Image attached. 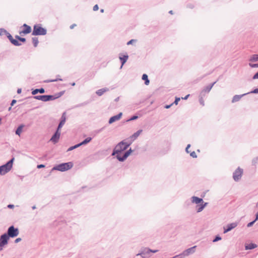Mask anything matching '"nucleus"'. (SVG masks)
<instances>
[{
    "label": "nucleus",
    "instance_id": "c9c22d12",
    "mask_svg": "<svg viewBox=\"0 0 258 258\" xmlns=\"http://www.w3.org/2000/svg\"><path fill=\"white\" fill-rule=\"evenodd\" d=\"M62 80L61 79H53V80H46L44 82L45 83H50V82H56L57 81H62Z\"/></svg>",
    "mask_w": 258,
    "mask_h": 258
},
{
    "label": "nucleus",
    "instance_id": "f8f14e48",
    "mask_svg": "<svg viewBox=\"0 0 258 258\" xmlns=\"http://www.w3.org/2000/svg\"><path fill=\"white\" fill-rule=\"evenodd\" d=\"M237 226V223L236 222H233L231 223L230 224H229L227 225L226 227H224V233H226L230 231H231L232 229H234Z\"/></svg>",
    "mask_w": 258,
    "mask_h": 258
},
{
    "label": "nucleus",
    "instance_id": "6e6d98bb",
    "mask_svg": "<svg viewBox=\"0 0 258 258\" xmlns=\"http://www.w3.org/2000/svg\"><path fill=\"white\" fill-rule=\"evenodd\" d=\"M216 82H217V81H215V82L213 83L212 84H210L208 86L210 87V89H211L212 88V87H213V86L216 83Z\"/></svg>",
    "mask_w": 258,
    "mask_h": 258
},
{
    "label": "nucleus",
    "instance_id": "393cba45",
    "mask_svg": "<svg viewBox=\"0 0 258 258\" xmlns=\"http://www.w3.org/2000/svg\"><path fill=\"white\" fill-rule=\"evenodd\" d=\"M210 87L207 86L204 88L200 93V96H204L205 93H209L211 91Z\"/></svg>",
    "mask_w": 258,
    "mask_h": 258
},
{
    "label": "nucleus",
    "instance_id": "20e7f679",
    "mask_svg": "<svg viewBox=\"0 0 258 258\" xmlns=\"http://www.w3.org/2000/svg\"><path fill=\"white\" fill-rule=\"evenodd\" d=\"M47 30L41 27L40 24L35 25L32 32L33 35H44L46 34Z\"/></svg>",
    "mask_w": 258,
    "mask_h": 258
},
{
    "label": "nucleus",
    "instance_id": "c756f323",
    "mask_svg": "<svg viewBox=\"0 0 258 258\" xmlns=\"http://www.w3.org/2000/svg\"><path fill=\"white\" fill-rule=\"evenodd\" d=\"M249 61H258V54H253L252 55L250 59H249Z\"/></svg>",
    "mask_w": 258,
    "mask_h": 258
},
{
    "label": "nucleus",
    "instance_id": "423d86ee",
    "mask_svg": "<svg viewBox=\"0 0 258 258\" xmlns=\"http://www.w3.org/2000/svg\"><path fill=\"white\" fill-rule=\"evenodd\" d=\"M33 98L36 100H41L44 102H47L50 100H53L54 97L51 95H44L34 96Z\"/></svg>",
    "mask_w": 258,
    "mask_h": 258
},
{
    "label": "nucleus",
    "instance_id": "0e129e2a",
    "mask_svg": "<svg viewBox=\"0 0 258 258\" xmlns=\"http://www.w3.org/2000/svg\"><path fill=\"white\" fill-rule=\"evenodd\" d=\"M76 25L75 24H72L70 26V29H72L74 28L75 26H76Z\"/></svg>",
    "mask_w": 258,
    "mask_h": 258
},
{
    "label": "nucleus",
    "instance_id": "7ed1b4c3",
    "mask_svg": "<svg viewBox=\"0 0 258 258\" xmlns=\"http://www.w3.org/2000/svg\"><path fill=\"white\" fill-rule=\"evenodd\" d=\"M73 164L72 162L64 163L58 164L53 167L52 170H58L63 172L72 168Z\"/></svg>",
    "mask_w": 258,
    "mask_h": 258
},
{
    "label": "nucleus",
    "instance_id": "e2e57ef3",
    "mask_svg": "<svg viewBox=\"0 0 258 258\" xmlns=\"http://www.w3.org/2000/svg\"><path fill=\"white\" fill-rule=\"evenodd\" d=\"M8 207L9 208H11V209H12V208H14V205H11V204H10V205H9L8 206Z\"/></svg>",
    "mask_w": 258,
    "mask_h": 258
},
{
    "label": "nucleus",
    "instance_id": "6e6552de",
    "mask_svg": "<svg viewBox=\"0 0 258 258\" xmlns=\"http://www.w3.org/2000/svg\"><path fill=\"white\" fill-rule=\"evenodd\" d=\"M132 152L133 150H132V149H130L128 150H127L124 153L122 156H120L119 155H117L116 156V157L118 161L120 162H123L130 155Z\"/></svg>",
    "mask_w": 258,
    "mask_h": 258
},
{
    "label": "nucleus",
    "instance_id": "0eeeda50",
    "mask_svg": "<svg viewBox=\"0 0 258 258\" xmlns=\"http://www.w3.org/2000/svg\"><path fill=\"white\" fill-rule=\"evenodd\" d=\"M243 173V170L238 167L233 173V178L235 181H238L240 179L242 174Z\"/></svg>",
    "mask_w": 258,
    "mask_h": 258
},
{
    "label": "nucleus",
    "instance_id": "cd10ccee",
    "mask_svg": "<svg viewBox=\"0 0 258 258\" xmlns=\"http://www.w3.org/2000/svg\"><path fill=\"white\" fill-rule=\"evenodd\" d=\"M23 127H24L23 124H21L20 125H19L16 131V134L18 136H20L22 133V129H23Z\"/></svg>",
    "mask_w": 258,
    "mask_h": 258
},
{
    "label": "nucleus",
    "instance_id": "a878e982",
    "mask_svg": "<svg viewBox=\"0 0 258 258\" xmlns=\"http://www.w3.org/2000/svg\"><path fill=\"white\" fill-rule=\"evenodd\" d=\"M92 140V138L91 137H88L85 139L83 141L79 143V145L81 146L86 145L89 143Z\"/></svg>",
    "mask_w": 258,
    "mask_h": 258
},
{
    "label": "nucleus",
    "instance_id": "ea45409f",
    "mask_svg": "<svg viewBox=\"0 0 258 258\" xmlns=\"http://www.w3.org/2000/svg\"><path fill=\"white\" fill-rule=\"evenodd\" d=\"M137 118H138V116L137 115H134L131 118L128 119L127 120V121H132V120H134L135 119H137Z\"/></svg>",
    "mask_w": 258,
    "mask_h": 258
},
{
    "label": "nucleus",
    "instance_id": "de8ad7c7",
    "mask_svg": "<svg viewBox=\"0 0 258 258\" xmlns=\"http://www.w3.org/2000/svg\"><path fill=\"white\" fill-rule=\"evenodd\" d=\"M201 96V98H200V100H199L200 103V104L201 105H202L203 106H204V105H205L204 104V100H203V99L202 98L203 96Z\"/></svg>",
    "mask_w": 258,
    "mask_h": 258
},
{
    "label": "nucleus",
    "instance_id": "39448f33",
    "mask_svg": "<svg viewBox=\"0 0 258 258\" xmlns=\"http://www.w3.org/2000/svg\"><path fill=\"white\" fill-rule=\"evenodd\" d=\"M9 237L14 238L19 235V231L18 228H15L13 225L10 226L5 233Z\"/></svg>",
    "mask_w": 258,
    "mask_h": 258
},
{
    "label": "nucleus",
    "instance_id": "a19ab883",
    "mask_svg": "<svg viewBox=\"0 0 258 258\" xmlns=\"http://www.w3.org/2000/svg\"><path fill=\"white\" fill-rule=\"evenodd\" d=\"M249 66L252 68H258V63H249Z\"/></svg>",
    "mask_w": 258,
    "mask_h": 258
},
{
    "label": "nucleus",
    "instance_id": "603ef678",
    "mask_svg": "<svg viewBox=\"0 0 258 258\" xmlns=\"http://www.w3.org/2000/svg\"><path fill=\"white\" fill-rule=\"evenodd\" d=\"M257 160H258V157H256L255 159H253L252 160L253 164H255L256 163Z\"/></svg>",
    "mask_w": 258,
    "mask_h": 258
},
{
    "label": "nucleus",
    "instance_id": "aec40b11",
    "mask_svg": "<svg viewBox=\"0 0 258 258\" xmlns=\"http://www.w3.org/2000/svg\"><path fill=\"white\" fill-rule=\"evenodd\" d=\"M248 94V93H244L243 94H242V95H235L233 96V98H232V103H234V102H237L242 97Z\"/></svg>",
    "mask_w": 258,
    "mask_h": 258
},
{
    "label": "nucleus",
    "instance_id": "9d476101",
    "mask_svg": "<svg viewBox=\"0 0 258 258\" xmlns=\"http://www.w3.org/2000/svg\"><path fill=\"white\" fill-rule=\"evenodd\" d=\"M6 35H7L8 38L10 41V42L15 46H19L21 45V43H20L17 39H14L12 36L8 32L6 33Z\"/></svg>",
    "mask_w": 258,
    "mask_h": 258
},
{
    "label": "nucleus",
    "instance_id": "f03ea898",
    "mask_svg": "<svg viewBox=\"0 0 258 258\" xmlns=\"http://www.w3.org/2000/svg\"><path fill=\"white\" fill-rule=\"evenodd\" d=\"M15 158L13 157L7 163L0 166V174L4 175L9 172L13 167V164Z\"/></svg>",
    "mask_w": 258,
    "mask_h": 258
},
{
    "label": "nucleus",
    "instance_id": "f704fd0d",
    "mask_svg": "<svg viewBox=\"0 0 258 258\" xmlns=\"http://www.w3.org/2000/svg\"><path fill=\"white\" fill-rule=\"evenodd\" d=\"M146 253H147L148 254L150 253V252L156 253L158 251V250H157V249L152 250V249H151L149 248H146Z\"/></svg>",
    "mask_w": 258,
    "mask_h": 258
},
{
    "label": "nucleus",
    "instance_id": "c85d7f7f",
    "mask_svg": "<svg viewBox=\"0 0 258 258\" xmlns=\"http://www.w3.org/2000/svg\"><path fill=\"white\" fill-rule=\"evenodd\" d=\"M64 91H61V92H59L52 95L53 97H54L53 100L61 97L64 94Z\"/></svg>",
    "mask_w": 258,
    "mask_h": 258
},
{
    "label": "nucleus",
    "instance_id": "f257e3e1",
    "mask_svg": "<svg viewBox=\"0 0 258 258\" xmlns=\"http://www.w3.org/2000/svg\"><path fill=\"white\" fill-rule=\"evenodd\" d=\"M131 144L132 142H125V140L120 142L115 147L111 155L114 156L116 154V155H118L119 153L126 150Z\"/></svg>",
    "mask_w": 258,
    "mask_h": 258
},
{
    "label": "nucleus",
    "instance_id": "6ab92c4d",
    "mask_svg": "<svg viewBox=\"0 0 258 258\" xmlns=\"http://www.w3.org/2000/svg\"><path fill=\"white\" fill-rule=\"evenodd\" d=\"M23 27H24L25 28V29L22 32H20V34L24 33V34H29L31 32V28L30 26L27 25L26 24H24L23 25Z\"/></svg>",
    "mask_w": 258,
    "mask_h": 258
},
{
    "label": "nucleus",
    "instance_id": "774afa93",
    "mask_svg": "<svg viewBox=\"0 0 258 258\" xmlns=\"http://www.w3.org/2000/svg\"><path fill=\"white\" fill-rule=\"evenodd\" d=\"M4 246V245L0 244V251L3 250Z\"/></svg>",
    "mask_w": 258,
    "mask_h": 258
},
{
    "label": "nucleus",
    "instance_id": "b1692460",
    "mask_svg": "<svg viewBox=\"0 0 258 258\" xmlns=\"http://www.w3.org/2000/svg\"><path fill=\"white\" fill-rule=\"evenodd\" d=\"M256 247L257 245L256 244L251 243L250 244L246 245L245 246V249L246 250L252 249L256 248Z\"/></svg>",
    "mask_w": 258,
    "mask_h": 258
},
{
    "label": "nucleus",
    "instance_id": "4468645a",
    "mask_svg": "<svg viewBox=\"0 0 258 258\" xmlns=\"http://www.w3.org/2000/svg\"><path fill=\"white\" fill-rule=\"evenodd\" d=\"M122 115V113L121 112H120L118 114L111 117L110 118V119H109L108 123L109 124H111L113 122L119 120L120 119V118L121 117Z\"/></svg>",
    "mask_w": 258,
    "mask_h": 258
},
{
    "label": "nucleus",
    "instance_id": "338daca9",
    "mask_svg": "<svg viewBox=\"0 0 258 258\" xmlns=\"http://www.w3.org/2000/svg\"><path fill=\"white\" fill-rule=\"evenodd\" d=\"M22 90L21 89L19 88L17 90V93L20 94L21 93Z\"/></svg>",
    "mask_w": 258,
    "mask_h": 258
},
{
    "label": "nucleus",
    "instance_id": "4c0bfd02",
    "mask_svg": "<svg viewBox=\"0 0 258 258\" xmlns=\"http://www.w3.org/2000/svg\"><path fill=\"white\" fill-rule=\"evenodd\" d=\"M6 33H7V31L5 29L3 28L0 29V36L6 35Z\"/></svg>",
    "mask_w": 258,
    "mask_h": 258
},
{
    "label": "nucleus",
    "instance_id": "e433bc0d",
    "mask_svg": "<svg viewBox=\"0 0 258 258\" xmlns=\"http://www.w3.org/2000/svg\"><path fill=\"white\" fill-rule=\"evenodd\" d=\"M172 258H185V256L182 253H181L179 254L173 256Z\"/></svg>",
    "mask_w": 258,
    "mask_h": 258
},
{
    "label": "nucleus",
    "instance_id": "c03bdc74",
    "mask_svg": "<svg viewBox=\"0 0 258 258\" xmlns=\"http://www.w3.org/2000/svg\"><path fill=\"white\" fill-rule=\"evenodd\" d=\"M247 93H248V94H250V93H254V94L258 93V88L255 89L253 90H252L249 92H248Z\"/></svg>",
    "mask_w": 258,
    "mask_h": 258
},
{
    "label": "nucleus",
    "instance_id": "1a4fd4ad",
    "mask_svg": "<svg viewBox=\"0 0 258 258\" xmlns=\"http://www.w3.org/2000/svg\"><path fill=\"white\" fill-rule=\"evenodd\" d=\"M60 136V132L59 130H56L55 133L51 138L50 141L53 142L54 144H55L58 142Z\"/></svg>",
    "mask_w": 258,
    "mask_h": 258
},
{
    "label": "nucleus",
    "instance_id": "3c124183",
    "mask_svg": "<svg viewBox=\"0 0 258 258\" xmlns=\"http://www.w3.org/2000/svg\"><path fill=\"white\" fill-rule=\"evenodd\" d=\"M22 240V239L21 238H17L15 240V243H17L19 242H20Z\"/></svg>",
    "mask_w": 258,
    "mask_h": 258
},
{
    "label": "nucleus",
    "instance_id": "412c9836",
    "mask_svg": "<svg viewBox=\"0 0 258 258\" xmlns=\"http://www.w3.org/2000/svg\"><path fill=\"white\" fill-rule=\"evenodd\" d=\"M109 89L107 88H104L100 89L98 90L96 93L97 95L100 96L102 95L105 92L108 91Z\"/></svg>",
    "mask_w": 258,
    "mask_h": 258
},
{
    "label": "nucleus",
    "instance_id": "5701e85b",
    "mask_svg": "<svg viewBox=\"0 0 258 258\" xmlns=\"http://www.w3.org/2000/svg\"><path fill=\"white\" fill-rule=\"evenodd\" d=\"M128 58V56L127 55H124L122 57H119V59L121 62V66L120 67V68H122L123 65L126 62Z\"/></svg>",
    "mask_w": 258,
    "mask_h": 258
},
{
    "label": "nucleus",
    "instance_id": "2f4dec72",
    "mask_svg": "<svg viewBox=\"0 0 258 258\" xmlns=\"http://www.w3.org/2000/svg\"><path fill=\"white\" fill-rule=\"evenodd\" d=\"M32 39L34 46L36 47L39 43L38 38L37 37H33Z\"/></svg>",
    "mask_w": 258,
    "mask_h": 258
},
{
    "label": "nucleus",
    "instance_id": "4d7b16f0",
    "mask_svg": "<svg viewBox=\"0 0 258 258\" xmlns=\"http://www.w3.org/2000/svg\"><path fill=\"white\" fill-rule=\"evenodd\" d=\"M216 82H217V81H215V82L213 83L212 84H210L208 86L210 87V89H211L212 88V87H213V86L216 83Z\"/></svg>",
    "mask_w": 258,
    "mask_h": 258
},
{
    "label": "nucleus",
    "instance_id": "09e8293b",
    "mask_svg": "<svg viewBox=\"0 0 258 258\" xmlns=\"http://www.w3.org/2000/svg\"><path fill=\"white\" fill-rule=\"evenodd\" d=\"M252 79H258V72L255 75H254V76L252 77Z\"/></svg>",
    "mask_w": 258,
    "mask_h": 258
},
{
    "label": "nucleus",
    "instance_id": "a18cd8bd",
    "mask_svg": "<svg viewBox=\"0 0 258 258\" xmlns=\"http://www.w3.org/2000/svg\"><path fill=\"white\" fill-rule=\"evenodd\" d=\"M180 98L176 97L175 99V101H174V102L173 103L175 104V105H177L178 104L179 101H180Z\"/></svg>",
    "mask_w": 258,
    "mask_h": 258
},
{
    "label": "nucleus",
    "instance_id": "680f3d73",
    "mask_svg": "<svg viewBox=\"0 0 258 258\" xmlns=\"http://www.w3.org/2000/svg\"><path fill=\"white\" fill-rule=\"evenodd\" d=\"M173 104V103H172L170 105H166L165 106V108H166V109H168Z\"/></svg>",
    "mask_w": 258,
    "mask_h": 258
},
{
    "label": "nucleus",
    "instance_id": "f3484780",
    "mask_svg": "<svg viewBox=\"0 0 258 258\" xmlns=\"http://www.w3.org/2000/svg\"><path fill=\"white\" fill-rule=\"evenodd\" d=\"M191 202L192 203H195L197 204H201L204 203L203 199L196 197V196H192L191 198Z\"/></svg>",
    "mask_w": 258,
    "mask_h": 258
},
{
    "label": "nucleus",
    "instance_id": "72a5a7b5",
    "mask_svg": "<svg viewBox=\"0 0 258 258\" xmlns=\"http://www.w3.org/2000/svg\"><path fill=\"white\" fill-rule=\"evenodd\" d=\"M87 104H88L87 102H83L82 103L78 104L75 105L73 108H75L80 107L86 105Z\"/></svg>",
    "mask_w": 258,
    "mask_h": 258
},
{
    "label": "nucleus",
    "instance_id": "37998d69",
    "mask_svg": "<svg viewBox=\"0 0 258 258\" xmlns=\"http://www.w3.org/2000/svg\"><path fill=\"white\" fill-rule=\"evenodd\" d=\"M190 156H191L192 158H194L197 157V154L195 151L191 152L190 154Z\"/></svg>",
    "mask_w": 258,
    "mask_h": 258
},
{
    "label": "nucleus",
    "instance_id": "49530a36",
    "mask_svg": "<svg viewBox=\"0 0 258 258\" xmlns=\"http://www.w3.org/2000/svg\"><path fill=\"white\" fill-rule=\"evenodd\" d=\"M136 41H137V40H136V39H131L128 42H127V45L132 44L134 42H135Z\"/></svg>",
    "mask_w": 258,
    "mask_h": 258
},
{
    "label": "nucleus",
    "instance_id": "58836bf2",
    "mask_svg": "<svg viewBox=\"0 0 258 258\" xmlns=\"http://www.w3.org/2000/svg\"><path fill=\"white\" fill-rule=\"evenodd\" d=\"M221 239V237L220 236L217 235V236H216L215 237V238L214 239V240H213V241L214 242H217V241H219V240H220Z\"/></svg>",
    "mask_w": 258,
    "mask_h": 258
},
{
    "label": "nucleus",
    "instance_id": "2eb2a0df",
    "mask_svg": "<svg viewBox=\"0 0 258 258\" xmlns=\"http://www.w3.org/2000/svg\"><path fill=\"white\" fill-rule=\"evenodd\" d=\"M142 132V130H138L136 133H135L133 135L130 137L128 139H127L126 140H128L129 139L131 140L130 142H132V143L133 141H134L141 134Z\"/></svg>",
    "mask_w": 258,
    "mask_h": 258
},
{
    "label": "nucleus",
    "instance_id": "9b49d317",
    "mask_svg": "<svg viewBox=\"0 0 258 258\" xmlns=\"http://www.w3.org/2000/svg\"><path fill=\"white\" fill-rule=\"evenodd\" d=\"M9 237L6 233L2 234L0 236V244L5 246L8 243Z\"/></svg>",
    "mask_w": 258,
    "mask_h": 258
},
{
    "label": "nucleus",
    "instance_id": "473e14b6",
    "mask_svg": "<svg viewBox=\"0 0 258 258\" xmlns=\"http://www.w3.org/2000/svg\"><path fill=\"white\" fill-rule=\"evenodd\" d=\"M80 147V145H79V143L78 144L75 145V146L70 147L67 150V151H71L73 150L74 149H75L78 147Z\"/></svg>",
    "mask_w": 258,
    "mask_h": 258
},
{
    "label": "nucleus",
    "instance_id": "5fc2aeb1",
    "mask_svg": "<svg viewBox=\"0 0 258 258\" xmlns=\"http://www.w3.org/2000/svg\"><path fill=\"white\" fill-rule=\"evenodd\" d=\"M216 82H217V81H215V82L213 83L212 84H210L208 86L210 87V89H211L212 88V87H213V86L216 83Z\"/></svg>",
    "mask_w": 258,
    "mask_h": 258
},
{
    "label": "nucleus",
    "instance_id": "864d4df0",
    "mask_svg": "<svg viewBox=\"0 0 258 258\" xmlns=\"http://www.w3.org/2000/svg\"><path fill=\"white\" fill-rule=\"evenodd\" d=\"M26 39L25 38L20 37L19 39V41L22 42H26Z\"/></svg>",
    "mask_w": 258,
    "mask_h": 258
},
{
    "label": "nucleus",
    "instance_id": "bb28decb",
    "mask_svg": "<svg viewBox=\"0 0 258 258\" xmlns=\"http://www.w3.org/2000/svg\"><path fill=\"white\" fill-rule=\"evenodd\" d=\"M142 80L145 81V85H149L150 81H149V80L148 79L147 75H146L145 74H143L142 76Z\"/></svg>",
    "mask_w": 258,
    "mask_h": 258
},
{
    "label": "nucleus",
    "instance_id": "8fccbe9b",
    "mask_svg": "<svg viewBox=\"0 0 258 258\" xmlns=\"http://www.w3.org/2000/svg\"><path fill=\"white\" fill-rule=\"evenodd\" d=\"M99 9L98 6L97 5H95L93 8V11H96Z\"/></svg>",
    "mask_w": 258,
    "mask_h": 258
},
{
    "label": "nucleus",
    "instance_id": "69168bd1",
    "mask_svg": "<svg viewBox=\"0 0 258 258\" xmlns=\"http://www.w3.org/2000/svg\"><path fill=\"white\" fill-rule=\"evenodd\" d=\"M189 94H188L186 95L184 98H182L183 99L186 100L188 98V97L189 96Z\"/></svg>",
    "mask_w": 258,
    "mask_h": 258
},
{
    "label": "nucleus",
    "instance_id": "052dcab7",
    "mask_svg": "<svg viewBox=\"0 0 258 258\" xmlns=\"http://www.w3.org/2000/svg\"><path fill=\"white\" fill-rule=\"evenodd\" d=\"M17 102V101L15 99H13L12 102H11V106H12L14 105L15 103H16V102Z\"/></svg>",
    "mask_w": 258,
    "mask_h": 258
},
{
    "label": "nucleus",
    "instance_id": "a211bd4d",
    "mask_svg": "<svg viewBox=\"0 0 258 258\" xmlns=\"http://www.w3.org/2000/svg\"><path fill=\"white\" fill-rule=\"evenodd\" d=\"M208 205V203H203L200 204V205H198L196 206V210L198 213L202 212L205 207Z\"/></svg>",
    "mask_w": 258,
    "mask_h": 258
},
{
    "label": "nucleus",
    "instance_id": "13d9d810",
    "mask_svg": "<svg viewBox=\"0 0 258 258\" xmlns=\"http://www.w3.org/2000/svg\"><path fill=\"white\" fill-rule=\"evenodd\" d=\"M190 144H188L186 149H185V151L187 152V153H189V151H188V149L190 148Z\"/></svg>",
    "mask_w": 258,
    "mask_h": 258
},
{
    "label": "nucleus",
    "instance_id": "bf43d9fd",
    "mask_svg": "<svg viewBox=\"0 0 258 258\" xmlns=\"http://www.w3.org/2000/svg\"><path fill=\"white\" fill-rule=\"evenodd\" d=\"M44 167H45V165L43 164H39V165H37V168H38V169L43 168Z\"/></svg>",
    "mask_w": 258,
    "mask_h": 258
},
{
    "label": "nucleus",
    "instance_id": "4be33fe9",
    "mask_svg": "<svg viewBox=\"0 0 258 258\" xmlns=\"http://www.w3.org/2000/svg\"><path fill=\"white\" fill-rule=\"evenodd\" d=\"M45 92V90L44 88H41L40 89H36L35 90H33L32 91V95H36V94H37L38 93H40L41 94H43Z\"/></svg>",
    "mask_w": 258,
    "mask_h": 258
},
{
    "label": "nucleus",
    "instance_id": "7c9ffc66",
    "mask_svg": "<svg viewBox=\"0 0 258 258\" xmlns=\"http://www.w3.org/2000/svg\"><path fill=\"white\" fill-rule=\"evenodd\" d=\"M148 254L146 253V249H145L144 251H142L140 253H139L137 254V256L140 255L142 256V258H146L147 256H146V254Z\"/></svg>",
    "mask_w": 258,
    "mask_h": 258
},
{
    "label": "nucleus",
    "instance_id": "dca6fc26",
    "mask_svg": "<svg viewBox=\"0 0 258 258\" xmlns=\"http://www.w3.org/2000/svg\"><path fill=\"white\" fill-rule=\"evenodd\" d=\"M66 121V112H63L61 117V120L57 128V130H60L62 126L64 124Z\"/></svg>",
    "mask_w": 258,
    "mask_h": 258
},
{
    "label": "nucleus",
    "instance_id": "ddd939ff",
    "mask_svg": "<svg viewBox=\"0 0 258 258\" xmlns=\"http://www.w3.org/2000/svg\"><path fill=\"white\" fill-rule=\"evenodd\" d=\"M197 246H194L188 248L185 250H184L182 253L184 255V256H188L190 254L194 253L195 252V249Z\"/></svg>",
    "mask_w": 258,
    "mask_h": 258
},
{
    "label": "nucleus",
    "instance_id": "79ce46f5",
    "mask_svg": "<svg viewBox=\"0 0 258 258\" xmlns=\"http://www.w3.org/2000/svg\"><path fill=\"white\" fill-rule=\"evenodd\" d=\"M256 221V220H255V219L253 221L248 223L247 225V227H250L252 226L253 225V224Z\"/></svg>",
    "mask_w": 258,
    "mask_h": 258
}]
</instances>
